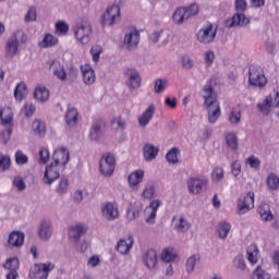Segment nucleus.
Segmentation results:
<instances>
[{
    "instance_id": "f257e3e1",
    "label": "nucleus",
    "mask_w": 279,
    "mask_h": 279,
    "mask_svg": "<svg viewBox=\"0 0 279 279\" xmlns=\"http://www.w3.org/2000/svg\"><path fill=\"white\" fill-rule=\"evenodd\" d=\"M202 97L205 100L208 123L215 125L221 117V107L219 106V100H217V95H215V89L210 83L204 86Z\"/></svg>"
},
{
    "instance_id": "f03ea898",
    "label": "nucleus",
    "mask_w": 279,
    "mask_h": 279,
    "mask_svg": "<svg viewBox=\"0 0 279 279\" xmlns=\"http://www.w3.org/2000/svg\"><path fill=\"white\" fill-rule=\"evenodd\" d=\"M234 10L235 13L233 16L225 22L226 27L232 29V27H245L250 25V17L245 16L247 0H234Z\"/></svg>"
},
{
    "instance_id": "7ed1b4c3",
    "label": "nucleus",
    "mask_w": 279,
    "mask_h": 279,
    "mask_svg": "<svg viewBox=\"0 0 279 279\" xmlns=\"http://www.w3.org/2000/svg\"><path fill=\"white\" fill-rule=\"evenodd\" d=\"M25 43H27V35H25V32L21 29L15 31L7 40V56L14 58V56L19 53V45H25Z\"/></svg>"
},
{
    "instance_id": "20e7f679",
    "label": "nucleus",
    "mask_w": 279,
    "mask_h": 279,
    "mask_svg": "<svg viewBox=\"0 0 279 279\" xmlns=\"http://www.w3.org/2000/svg\"><path fill=\"white\" fill-rule=\"evenodd\" d=\"M90 34H93L90 20H88V17H82L81 23H78L74 29L76 40H78L81 45H88V43H90Z\"/></svg>"
},
{
    "instance_id": "39448f33",
    "label": "nucleus",
    "mask_w": 279,
    "mask_h": 279,
    "mask_svg": "<svg viewBox=\"0 0 279 279\" xmlns=\"http://www.w3.org/2000/svg\"><path fill=\"white\" fill-rule=\"evenodd\" d=\"M56 269V264L51 262L34 264L29 269L28 278L31 279H48L49 274Z\"/></svg>"
},
{
    "instance_id": "423d86ee",
    "label": "nucleus",
    "mask_w": 279,
    "mask_h": 279,
    "mask_svg": "<svg viewBox=\"0 0 279 279\" xmlns=\"http://www.w3.org/2000/svg\"><path fill=\"white\" fill-rule=\"evenodd\" d=\"M217 27L211 23L204 25L197 33H196V40L201 45H210L215 43L217 38Z\"/></svg>"
},
{
    "instance_id": "0eeeda50",
    "label": "nucleus",
    "mask_w": 279,
    "mask_h": 279,
    "mask_svg": "<svg viewBox=\"0 0 279 279\" xmlns=\"http://www.w3.org/2000/svg\"><path fill=\"white\" fill-rule=\"evenodd\" d=\"M141 43V33L136 27L130 26L124 33L122 47L128 51H132L138 47Z\"/></svg>"
},
{
    "instance_id": "6e6552de",
    "label": "nucleus",
    "mask_w": 279,
    "mask_h": 279,
    "mask_svg": "<svg viewBox=\"0 0 279 279\" xmlns=\"http://www.w3.org/2000/svg\"><path fill=\"white\" fill-rule=\"evenodd\" d=\"M248 83L251 86H255L257 88H265V86H267V77L265 76L263 68L256 65H252L250 68Z\"/></svg>"
},
{
    "instance_id": "1a4fd4ad",
    "label": "nucleus",
    "mask_w": 279,
    "mask_h": 279,
    "mask_svg": "<svg viewBox=\"0 0 279 279\" xmlns=\"http://www.w3.org/2000/svg\"><path fill=\"white\" fill-rule=\"evenodd\" d=\"M121 16V8L118 4L109 7L101 16L102 27H112Z\"/></svg>"
},
{
    "instance_id": "9d476101",
    "label": "nucleus",
    "mask_w": 279,
    "mask_h": 279,
    "mask_svg": "<svg viewBox=\"0 0 279 279\" xmlns=\"http://www.w3.org/2000/svg\"><path fill=\"white\" fill-rule=\"evenodd\" d=\"M86 232H88V227L84 222L71 225L68 228V239L70 242L74 243V245H77L80 243V239H82Z\"/></svg>"
},
{
    "instance_id": "9b49d317",
    "label": "nucleus",
    "mask_w": 279,
    "mask_h": 279,
    "mask_svg": "<svg viewBox=\"0 0 279 279\" xmlns=\"http://www.w3.org/2000/svg\"><path fill=\"white\" fill-rule=\"evenodd\" d=\"M106 134V121L102 119L95 120L89 129L88 138L92 143H99Z\"/></svg>"
},
{
    "instance_id": "f8f14e48",
    "label": "nucleus",
    "mask_w": 279,
    "mask_h": 279,
    "mask_svg": "<svg viewBox=\"0 0 279 279\" xmlns=\"http://www.w3.org/2000/svg\"><path fill=\"white\" fill-rule=\"evenodd\" d=\"M254 192H247L240 195L238 199V215H246L254 208Z\"/></svg>"
},
{
    "instance_id": "ddd939ff",
    "label": "nucleus",
    "mask_w": 279,
    "mask_h": 279,
    "mask_svg": "<svg viewBox=\"0 0 279 279\" xmlns=\"http://www.w3.org/2000/svg\"><path fill=\"white\" fill-rule=\"evenodd\" d=\"M124 80H125V85L130 90H136L141 88V74L136 69L129 68L124 71Z\"/></svg>"
},
{
    "instance_id": "4468645a",
    "label": "nucleus",
    "mask_w": 279,
    "mask_h": 279,
    "mask_svg": "<svg viewBox=\"0 0 279 279\" xmlns=\"http://www.w3.org/2000/svg\"><path fill=\"white\" fill-rule=\"evenodd\" d=\"M114 155L110 153L105 154L99 163L100 173H102V175H112V173H114Z\"/></svg>"
},
{
    "instance_id": "2eb2a0df",
    "label": "nucleus",
    "mask_w": 279,
    "mask_h": 279,
    "mask_svg": "<svg viewBox=\"0 0 279 279\" xmlns=\"http://www.w3.org/2000/svg\"><path fill=\"white\" fill-rule=\"evenodd\" d=\"M208 184V179L204 177L192 178L187 181V189L193 195H197L204 191Z\"/></svg>"
},
{
    "instance_id": "dca6fc26",
    "label": "nucleus",
    "mask_w": 279,
    "mask_h": 279,
    "mask_svg": "<svg viewBox=\"0 0 279 279\" xmlns=\"http://www.w3.org/2000/svg\"><path fill=\"white\" fill-rule=\"evenodd\" d=\"M60 178V171H58V166L56 163H50L46 166L43 182L47 186H51V184Z\"/></svg>"
},
{
    "instance_id": "f3484780",
    "label": "nucleus",
    "mask_w": 279,
    "mask_h": 279,
    "mask_svg": "<svg viewBox=\"0 0 279 279\" xmlns=\"http://www.w3.org/2000/svg\"><path fill=\"white\" fill-rule=\"evenodd\" d=\"M52 160L57 167L58 165L66 167V165H69V160H71V154L65 147L58 148L52 155Z\"/></svg>"
},
{
    "instance_id": "a211bd4d",
    "label": "nucleus",
    "mask_w": 279,
    "mask_h": 279,
    "mask_svg": "<svg viewBox=\"0 0 279 279\" xmlns=\"http://www.w3.org/2000/svg\"><path fill=\"white\" fill-rule=\"evenodd\" d=\"M102 217L107 219V221H114V219H119V206L116 203H106L101 206Z\"/></svg>"
},
{
    "instance_id": "6ab92c4d",
    "label": "nucleus",
    "mask_w": 279,
    "mask_h": 279,
    "mask_svg": "<svg viewBox=\"0 0 279 279\" xmlns=\"http://www.w3.org/2000/svg\"><path fill=\"white\" fill-rule=\"evenodd\" d=\"M19 258H10L7 259L5 264H3V267L9 271L7 274V279H19Z\"/></svg>"
},
{
    "instance_id": "aec40b11",
    "label": "nucleus",
    "mask_w": 279,
    "mask_h": 279,
    "mask_svg": "<svg viewBox=\"0 0 279 279\" xmlns=\"http://www.w3.org/2000/svg\"><path fill=\"white\" fill-rule=\"evenodd\" d=\"M134 247V236L129 235L126 239H120L117 244V252L122 256H128L130 251Z\"/></svg>"
},
{
    "instance_id": "412c9836",
    "label": "nucleus",
    "mask_w": 279,
    "mask_h": 279,
    "mask_svg": "<svg viewBox=\"0 0 279 279\" xmlns=\"http://www.w3.org/2000/svg\"><path fill=\"white\" fill-rule=\"evenodd\" d=\"M23 243H25V233L21 231H12L9 234L5 245L7 247H22Z\"/></svg>"
},
{
    "instance_id": "4be33fe9",
    "label": "nucleus",
    "mask_w": 279,
    "mask_h": 279,
    "mask_svg": "<svg viewBox=\"0 0 279 279\" xmlns=\"http://www.w3.org/2000/svg\"><path fill=\"white\" fill-rule=\"evenodd\" d=\"M154 114H156V106L149 105L142 116L138 117L140 128H147V125H149V121L154 119Z\"/></svg>"
},
{
    "instance_id": "5701e85b",
    "label": "nucleus",
    "mask_w": 279,
    "mask_h": 279,
    "mask_svg": "<svg viewBox=\"0 0 279 279\" xmlns=\"http://www.w3.org/2000/svg\"><path fill=\"white\" fill-rule=\"evenodd\" d=\"M53 234V229L51 228V220H43L38 229V236L41 241H49Z\"/></svg>"
},
{
    "instance_id": "b1692460",
    "label": "nucleus",
    "mask_w": 279,
    "mask_h": 279,
    "mask_svg": "<svg viewBox=\"0 0 279 279\" xmlns=\"http://www.w3.org/2000/svg\"><path fill=\"white\" fill-rule=\"evenodd\" d=\"M2 125L7 126V134L8 137H5V132L0 133V141L3 143V145H8V141H10V135L12 134V114H8L5 118L3 116H0Z\"/></svg>"
},
{
    "instance_id": "393cba45",
    "label": "nucleus",
    "mask_w": 279,
    "mask_h": 279,
    "mask_svg": "<svg viewBox=\"0 0 279 279\" xmlns=\"http://www.w3.org/2000/svg\"><path fill=\"white\" fill-rule=\"evenodd\" d=\"M143 263L147 269H155L158 265V253L155 250H148L143 256Z\"/></svg>"
},
{
    "instance_id": "a878e982",
    "label": "nucleus",
    "mask_w": 279,
    "mask_h": 279,
    "mask_svg": "<svg viewBox=\"0 0 279 279\" xmlns=\"http://www.w3.org/2000/svg\"><path fill=\"white\" fill-rule=\"evenodd\" d=\"M174 221V230L181 234L184 232H189L191 230V222L186 220L184 217L173 218Z\"/></svg>"
},
{
    "instance_id": "bb28decb",
    "label": "nucleus",
    "mask_w": 279,
    "mask_h": 279,
    "mask_svg": "<svg viewBox=\"0 0 279 279\" xmlns=\"http://www.w3.org/2000/svg\"><path fill=\"white\" fill-rule=\"evenodd\" d=\"M82 75H83V82L87 86H90L92 84H95V70L90 68V65L81 66Z\"/></svg>"
},
{
    "instance_id": "cd10ccee",
    "label": "nucleus",
    "mask_w": 279,
    "mask_h": 279,
    "mask_svg": "<svg viewBox=\"0 0 279 279\" xmlns=\"http://www.w3.org/2000/svg\"><path fill=\"white\" fill-rule=\"evenodd\" d=\"M257 213H258L262 221L269 222L274 219V214L271 213V207L267 203L260 204L257 208Z\"/></svg>"
},
{
    "instance_id": "c85d7f7f",
    "label": "nucleus",
    "mask_w": 279,
    "mask_h": 279,
    "mask_svg": "<svg viewBox=\"0 0 279 279\" xmlns=\"http://www.w3.org/2000/svg\"><path fill=\"white\" fill-rule=\"evenodd\" d=\"M143 178H145V171L141 169L133 171L128 178L131 189H136L143 182Z\"/></svg>"
},
{
    "instance_id": "c756f323",
    "label": "nucleus",
    "mask_w": 279,
    "mask_h": 279,
    "mask_svg": "<svg viewBox=\"0 0 279 279\" xmlns=\"http://www.w3.org/2000/svg\"><path fill=\"white\" fill-rule=\"evenodd\" d=\"M50 69L52 70L53 75L58 77L61 82H66V72L64 71V65L60 63V61H53L50 65Z\"/></svg>"
},
{
    "instance_id": "7c9ffc66",
    "label": "nucleus",
    "mask_w": 279,
    "mask_h": 279,
    "mask_svg": "<svg viewBox=\"0 0 279 279\" xmlns=\"http://www.w3.org/2000/svg\"><path fill=\"white\" fill-rule=\"evenodd\" d=\"M158 147L151 144H146L143 148V156L146 162H151V160H155L156 156H158Z\"/></svg>"
},
{
    "instance_id": "2f4dec72",
    "label": "nucleus",
    "mask_w": 279,
    "mask_h": 279,
    "mask_svg": "<svg viewBox=\"0 0 279 279\" xmlns=\"http://www.w3.org/2000/svg\"><path fill=\"white\" fill-rule=\"evenodd\" d=\"M80 113L77 112V109L75 108H69L65 113V123L69 125V128H75L77 125V117Z\"/></svg>"
},
{
    "instance_id": "473e14b6",
    "label": "nucleus",
    "mask_w": 279,
    "mask_h": 279,
    "mask_svg": "<svg viewBox=\"0 0 279 279\" xmlns=\"http://www.w3.org/2000/svg\"><path fill=\"white\" fill-rule=\"evenodd\" d=\"M27 85L23 82L19 83L14 89V97L16 101H23L28 95Z\"/></svg>"
},
{
    "instance_id": "72a5a7b5",
    "label": "nucleus",
    "mask_w": 279,
    "mask_h": 279,
    "mask_svg": "<svg viewBox=\"0 0 279 279\" xmlns=\"http://www.w3.org/2000/svg\"><path fill=\"white\" fill-rule=\"evenodd\" d=\"M258 246L251 244L246 250V258L251 265L258 263Z\"/></svg>"
},
{
    "instance_id": "f704fd0d",
    "label": "nucleus",
    "mask_w": 279,
    "mask_h": 279,
    "mask_svg": "<svg viewBox=\"0 0 279 279\" xmlns=\"http://www.w3.org/2000/svg\"><path fill=\"white\" fill-rule=\"evenodd\" d=\"M231 228L232 226H230L229 222H219L217 228L218 238L221 239V241H226L228 239V234H230Z\"/></svg>"
},
{
    "instance_id": "c9c22d12",
    "label": "nucleus",
    "mask_w": 279,
    "mask_h": 279,
    "mask_svg": "<svg viewBox=\"0 0 279 279\" xmlns=\"http://www.w3.org/2000/svg\"><path fill=\"white\" fill-rule=\"evenodd\" d=\"M34 97L37 101L47 104V101H49V89H47V87H37L35 88Z\"/></svg>"
},
{
    "instance_id": "e433bc0d",
    "label": "nucleus",
    "mask_w": 279,
    "mask_h": 279,
    "mask_svg": "<svg viewBox=\"0 0 279 279\" xmlns=\"http://www.w3.org/2000/svg\"><path fill=\"white\" fill-rule=\"evenodd\" d=\"M56 45H58V37L51 34H46L44 39L39 43L41 49H49V47H56Z\"/></svg>"
},
{
    "instance_id": "4c0bfd02",
    "label": "nucleus",
    "mask_w": 279,
    "mask_h": 279,
    "mask_svg": "<svg viewBox=\"0 0 279 279\" xmlns=\"http://www.w3.org/2000/svg\"><path fill=\"white\" fill-rule=\"evenodd\" d=\"M172 19L177 25H182V23L189 20V15H186L184 8H179L174 11Z\"/></svg>"
},
{
    "instance_id": "58836bf2",
    "label": "nucleus",
    "mask_w": 279,
    "mask_h": 279,
    "mask_svg": "<svg viewBox=\"0 0 279 279\" xmlns=\"http://www.w3.org/2000/svg\"><path fill=\"white\" fill-rule=\"evenodd\" d=\"M54 191L58 195H66V193H69V179L66 177H62Z\"/></svg>"
},
{
    "instance_id": "ea45409f",
    "label": "nucleus",
    "mask_w": 279,
    "mask_h": 279,
    "mask_svg": "<svg viewBox=\"0 0 279 279\" xmlns=\"http://www.w3.org/2000/svg\"><path fill=\"white\" fill-rule=\"evenodd\" d=\"M266 183L269 191H279V177L277 174H268Z\"/></svg>"
},
{
    "instance_id": "a19ab883",
    "label": "nucleus",
    "mask_w": 279,
    "mask_h": 279,
    "mask_svg": "<svg viewBox=\"0 0 279 279\" xmlns=\"http://www.w3.org/2000/svg\"><path fill=\"white\" fill-rule=\"evenodd\" d=\"M178 258V254L173 251V248H165L161 252V260L163 263H173Z\"/></svg>"
},
{
    "instance_id": "79ce46f5",
    "label": "nucleus",
    "mask_w": 279,
    "mask_h": 279,
    "mask_svg": "<svg viewBox=\"0 0 279 279\" xmlns=\"http://www.w3.org/2000/svg\"><path fill=\"white\" fill-rule=\"evenodd\" d=\"M257 108L260 110L262 114H269L271 111V96H267L263 102H258Z\"/></svg>"
},
{
    "instance_id": "37998d69",
    "label": "nucleus",
    "mask_w": 279,
    "mask_h": 279,
    "mask_svg": "<svg viewBox=\"0 0 279 279\" xmlns=\"http://www.w3.org/2000/svg\"><path fill=\"white\" fill-rule=\"evenodd\" d=\"M252 279H271V275L263 267L257 266L252 272Z\"/></svg>"
},
{
    "instance_id": "c03bdc74",
    "label": "nucleus",
    "mask_w": 279,
    "mask_h": 279,
    "mask_svg": "<svg viewBox=\"0 0 279 279\" xmlns=\"http://www.w3.org/2000/svg\"><path fill=\"white\" fill-rule=\"evenodd\" d=\"M226 143L230 149L236 150L239 149V137L234 133H228L226 135Z\"/></svg>"
},
{
    "instance_id": "a18cd8bd",
    "label": "nucleus",
    "mask_w": 279,
    "mask_h": 279,
    "mask_svg": "<svg viewBox=\"0 0 279 279\" xmlns=\"http://www.w3.org/2000/svg\"><path fill=\"white\" fill-rule=\"evenodd\" d=\"M169 84V81L167 78H157L155 81L154 92L156 95H160V93H165L167 86Z\"/></svg>"
},
{
    "instance_id": "49530a36",
    "label": "nucleus",
    "mask_w": 279,
    "mask_h": 279,
    "mask_svg": "<svg viewBox=\"0 0 279 279\" xmlns=\"http://www.w3.org/2000/svg\"><path fill=\"white\" fill-rule=\"evenodd\" d=\"M178 154H180V149L171 148L166 155L167 162H169L170 165H178Z\"/></svg>"
},
{
    "instance_id": "de8ad7c7",
    "label": "nucleus",
    "mask_w": 279,
    "mask_h": 279,
    "mask_svg": "<svg viewBox=\"0 0 279 279\" xmlns=\"http://www.w3.org/2000/svg\"><path fill=\"white\" fill-rule=\"evenodd\" d=\"M233 265L239 271H245L247 269V265L245 264V257L243 255L235 256V258L233 259Z\"/></svg>"
},
{
    "instance_id": "09e8293b",
    "label": "nucleus",
    "mask_w": 279,
    "mask_h": 279,
    "mask_svg": "<svg viewBox=\"0 0 279 279\" xmlns=\"http://www.w3.org/2000/svg\"><path fill=\"white\" fill-rule=\"evenodd\" d=\"M183 10H185L187 19H191V16H197V14H199V7L197 3H192L190 7L183 8Z\"/></svg>"
},
{
    "instance_id": "8fccbe9b",
    "label": "nucleus",
    "mask_w": 279,
    "mask_h": 279,
    "mask_svg": "<svg viewBox=\"0 0 279 279\" xmlns=\"http://www.w3.org/2000/svg\"><path fill=\"white\" fill-rule=\"evenodd\" d=\"M13 186L16 189V191L23 192L25 189H27V183H25V180H23L22 177H15L13 179Z\"/></svg>"
},
{
    "instance_id": "3c124183",
    "label": "nucleus",
    "mask_w": 279,
    "mask_h": 279,
    "mask_svg": "<svg viewBox=\"0 0 279 279\" xmlns=\"http://www.w3.org/2000/svg\"><path fill=\"white\" fill-rule=\"evenodd\" d=\"M199 260V255H192L187 260H186V271L191 274L195 269V265H197V262Z\"/></svg>"
},
{
    "instance_id": "603ef678",
    "label": "nucleus",
    "mask_w": 279,
    "mask_h": 279,
    "mask_svg": "<svg viewBox=\"0 0 279 279\" xmlns=\"http://www.w3.org/2000/svg\"><path fill=\"white\" fill-rule=\"evenodd\" d=\"M56 32L59 36H65V34H69V25L64 22H58L56 24Z\"/></svg>"
},
{
    "instance_id": "864d4df0",
    "label": "nucleus",
    "mask_w": 279,
    "mask_h": 279,
    "mask_svg": "<svg viewBox=\"0 0 279 279\" xmlns=\"http://www.w3.org/2000/svg\"><path fill=\"white\" fill-rule=\"evenodd\" d=\"M15 162L16 165H27V162H29V158L27 155L23 154V151L17 150L15 153Z\"/></svg>"
},
{
    "instance_id": "5fc2aeb1",
    "label": "nucleus",
    "mask_w": 279,
    "mask_h": 279,
    "mask_svg": "<svg viewBox=\"0 0 279 279\" xmlns=\"http://www.w3.org/2000/svg\"><path fill=\"white\" fill-rule=\"evenodd\" d=\"M10 157L0 154V171H8L10 169Z\"/></svg>"
},
{
    "instance_id": "6e6d98bb",
    "label": "nucleus",
    "mask_w": 279,
    "mask_h": 279,
    "mask_svg": "<svg viewBox=\"0 0 279 279\" xmlns=\"http://www.w3.org/2000/svg\"><path fill=\"white\" fill-rule=\"evenodd\" d=\"M33 130L38 134V136H43L45 134V123L39 120H35L33 122Z\"/></svg>"
},
{
    "instance_id": "4d7b16f0",
    "label": "nucleus",
    "mask_w": 279,
    "mask_h": 279,
    "mask_svg": "<svg viewBox=\"0 0 279 279\" xmlns=\"http://www.w3.org/2000/svg\"><path fill=\"white\" fill-rule=\"evenodd\" d=\"M246 165H250L251 169H258L260 167V159L252 155L246 159Z\"/></svg>"
},
{
    "instance_id": "13d9d810",
    "label": "nucleus",
    "mask_w": 279,
    "mask_h": 279,
    "mask_svg": "<svg viewBox=\"0 0 279 279\" xmlns=\"http://www.w3.org/2000/svg\"><path fill=\"white\" fill-rule=\"evenodd\" d=\"M102 51H104V49L101 48V46H93L92 47L90 53L93 56L94 62H99V58H100Z\"/></svg>"
},
{
    "instance_id": "bf43d9fd",
    "label": "nucleus",
    "mask_w": 279,
    "mask_h": 279,
    "mask_svg": "<svg viewBox=\"0 0 279 279\" xmlns=\"http://www.w3.org/2000/svg\"><path fill=\"white\" fill-rule=\"evenodd\" d=\"M181 65L183 69H186L189 71L193 69V60H191V57L184 54L181 57Z\"/></svg>"
},
{
    "instance_id": "052dcab7",
    "label": "nucleus",
    "mask_w": 279,
    "mask_h": 279,
    "mask_svg": "<svg viewBox=\"0 0 279 279\" xmlns=\"http://www.w3.org/2000/svg\"><path fill=\"white\" fill-rule=\"evenodd\" d=\"M39 161L44 165H47L49 162V149L41 147L39 149Z\"/></svg>"
},
{
    "instance_id": "680f3d73",
    "label": "nucleus",
    "mask_w": 279,
    "mask_h": 279,
    "mask_svg": "<svg viewBox=\"0 0 279 279\" xmlns=\"http://www.w3.org/2000/svg\"><path fill=\"white\" fill-rule=\"evenodd\" d=\"M32 21H36V8L31 7L25 15V22L32 23Z\"/></svg>"
},
{
    "instance_id": "e2e57ef3",
    "label": "nucleus",
    "mask_w": 279,
    "mask_h": 279,
    "mask_svg": "<svg viewBox=\"0 0 279 279\" xmlns=\"http://www.w3.org/2000/svg\"><path fill=\"white\" fill-rule=\"evenodd\" d=\"M241 121V111H232L229 116V122L236 125Z\"/></svg>"
},
{
    "instance_id": "0e129e2a",
    "label": "nucleus",
    "mask_w": 279,
    "mask_h": 279,
    "mask_svg": "<svg viewBox=\"0 0 279 279\" xmlns=\"http://www.w3.org/2000/svg\"><path fill=\"white\" fill-rule=\"evenodd\" d=\"M26 117H33L36 112V106L32 102H26L24 106Z\"/></svg>"
},
{
    "instance_id": "69168bd1",
    "label": "nucleus",
    "mask_w": 279,
    "mask_h": 279,
    "mask_svg": "<svg viewBox=\"0 0 279 279\" xmlns=\"http://www.w3.org/2000/svg\"><path fill=\"white\" fill-rule=\"evenodd\" d=\"M231 173L234 178H238V175L241 174V162L234 161L231 163Z\"/></svg>"
},
{
    "instance_id": "338daca9",
    "label": "nucleus",
    "mask_w": 279,
    "mask_h": 279,
    "mask_svg": "<svg viewBox=\"0 0 279 279\" xmlns=\"http://www.w3.org/2000/svg\"><path fill=\"white\" fill-rule=\"evenodd\" d=\"M160 36H162V31H155L153 34L149 35V41L156 45V43L160 40Z\"/></svg>"
},
{
    "instance_id": "774afa93",
    "label": "nucleus",
    "mask_w": 279,
    "mask_h": 279,
    "mask_svg": "<svg viewBox=\"0 0 279 279\" xmlns=\"http://www.w3.org/2000/svg\"><path fill=\"white\" fill-rule=\"evenodd\" d=\"M112 123L117 125L118 130H125V122L120 117L114 118Z\"/></svg>"
}]
</instances>
